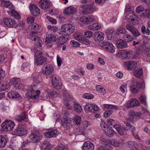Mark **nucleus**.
Here are the masks:
<instances>
[{"label":"nucleus","instance_id":"1a4fd4ad","mask_svg":"<svg viewBox=\"0 0 150 150\" xmlns=\"http://www.w3.org/2000/svg\"><path fill=\"white\" fill-rule=\"evenodd\" d=\"M15 124L14 122L10 120H6L2 123L1 126L4 130L7 131H11L14 128Z\"/></svg>","mask_w":150,"mask_h":150},{"label":"nucleus","instance_id":"9d476101","mask_svg":"<svg viewBox=\"0 0 150 150\" xmlns=\"http://www.w3.org/2000/svg\"><path fill=\"white\" fill-rule=\"evenodd\" d=\"M52 84L53 87L57 89H60L62 84L59 78L57 76L52 75Z\"/></svg>","mask_w":150,"mask_h":150},{"label":"nucleus","instance_id":"a19ab883","mask_svg":"<svg viewBox=\"0 0 150 150\" xmlns=\"http://www.w3.org/2000/svg\"><path fill=\"white\" fill-rule=\"evenodd\" d=\"M26 115L25 113H22L20 115H17L15 116V119L16 120L20 122L24 119L26 117Z\"/></svg>","mask_w":150,"mask_h":150},{"label":"nucleus","instance_id":"603ef678","mask_svg":"<svg viewBox=\"0 0 150 150\" xmlns=\"http://www.w3.org/2000/svg\"><path fill=\"white\" fill-rule=\"evenodd\" d=\"M127 31L125 28L123 27H120L116 31V34H119L120 33H122L123 34H125L126 33Z\"/></svg>","mask_w":150,"mask_h":150},{"label":"nucleus","instance_id":"e2e57ef3","mask_svg":"<svg viewBox=\"0 0 150 150\" xmlns=\"http://www.w3.org/2000/svg\"><path fill=\"white\" fill-rule=\"evenodd\" d=\"M47 28L48 29L52 31L53 32H56L58 29L57 26H51L50 25H48Z\"/></svg>","mask_w":150,"mask_h":150},{"label":"nucleus","instance_id":"49530a36","mask_svg":"<svg viewBox=\"0 0 150 150\" xmlns=\"http://www.w3.org/2000/svg\"><path fill=\"white\" fill-rule=\"evenodd\" d=\"M74 110L76 112L78 113H80L82 110V108L80 104L78 103L74 104Z\"/></svg>","mask_w":150,"mask_h":150},{"label":"nucleus","instance_id":"c03bdc74","mask_svg":"<svg viewBox=\"0 0 150 150\" xmlns=\"http://www.w3.org/2000/svg\"><path fill=\"white\" fill-rule=\"evenodd\" d=\"M104 108L107 109H112L114 110H118V107L116 105H112V104H104L103 105Z\"/></svg>","mask_w":150,"mask_h":150},{"label":"nucleus","instance_id":"ea45409f","mask_svg":"<svg viewBox=\"0 0 150 150\" xmlns=\"http://www.w3.org/2000/svg\"><path fill=\"white\" fill-rule=\"evenodd\" d=\"M113 148L108 144H103V146L98 148V150H112Z\"/></svg>","mask_w":150,"mask_h":150},{"label":"nucleus","instance_id":"338daca9","mask_svg":"<svg viewBox=\"0 0 150 150\" xmlns=\"http://www.w3.org/2000/svg\"><path fill=\"white\" fill-rule=\"evenodd\" d=\"M127 88V85L126 84L122 85L120 87V91L122 93L125 92V89Z\"/></svg>","mask_w":150,"mask_h":150},{"label":"nucleus","instance_id":"79ce46f5","mask_svg":"<svg viewBox=\"0 0 150 150\" xmlns=\"http://www.w3.org/2000/svg\"><path fill=\"white\" fill-rule=\"evenodd\" d=\"M115 133V132L112 130V128H110V127H107L106 130L105 131V133L107 135L110 136H113Z\"/></svg>","mask_w":150,"mask_h":150},{"label":"nucleus","instance_id":"2eb2a0df","mask_svg":"<svg viewBox=\"0 0 150 150\" xmlns=\"http://www.w3.org/2000/svg\"><path fill=\"white\" fill-rule=\"evenodd\" d=\"M13 134L14 135H18V136H23L26 134L27 131L25 128L22 127L21 125H19L14 131Z\"/></svg>","mask_w":150,"mask_h":150},{"label":"nucleus","instance_id":"72a5a7b5","mask_svg":"<svg viewBox=\"0 0 150 150\" xmlns=\"http://www.w3.org/2000/svg\"><path fill=\"white\" fill-rule=\"evenodd\" d=\"M51 149L50 143L48 141H45L42 144L41 150H50Z\"/></svg>","mask_w":150,"mask_h":150},{"label":"nucleus","instance_id":"864d4df0","mask_svg":"<svg viewBox=\"0 0 150 150\" xmlns=\"http://www.w3.org/2000/svg\"><path fill=\"white\" fill-rule=\"evenodd\" d=\"M100 125L102 129L103 130L105 131H105L106 130V128H107L108 127V125L105 121L101 120Z\"/></svg>","mask_w":150,"mask_h":150},{"label":"nucleus","instance_id":"dca6fc26","mask_svg":"<svg viewBox=\"0 0 150 150\" xmlns=\"http://www.w3.org/2000/svg\"><path fill=\"white\" fill-rule=\"evenodd\" d=\"M126 28L128 30L132 33L134 37H137L140 35V33L139 32L137 28L131 24H127L126 25Z\"/></svg>","mask_w":150,"mask_h":150},{"label":"nucleus","instance_id":"7c9ffc66","mask_svg":"<svg viewBox=\"0 0 150 150\" xmlns=\"http://www.w3.org/2000/svg\"><path fill=\"white\" fill-rule=\"evenodd\" d=\"M56 37L54 34L50 33L47 34L45 39V42L47 44H49L55 41Z\"/></svg>","mask_w":150,"mask_h":150},{"label":"nucleus","instance_id":"774afa93","mask_svg":"<svg viewBox=\"0 0 150 150\" xmlns=\"http://www.w3.org/2000/svg\"><path fill=\"white\" fill-rule=\"evenodd\" d=\"M55 150H69L66 146H58L57 147Z\"/></svg>","mask_w":150,"mask_h":150},{"label":"nucleus","instance_id":"9b49d317","mask_svg":"<svg viewBox=\"0 0 150 150\" xmlns=\"http://www.w3.org/2000/svg\"><path fill=\"white\" fill-rule=\"evenodd\" d=\"M54 68L52 64H47L45 65L42 69V72L46 76H49L51 75L54 71Z\"/></svg>","mask_w":150,"mask_h":150},{"label":"nucleus","instance_id":"a878e982","mask_svg":"<svg viewBox=\"0 0 150 150\" xmlns=\"http://www.w3.org/2000/svg\"><path fill=\"white\" fill-rule=\"evenodd\" d=\"M129 115L130 116V120L132 121H134V118H138L142 116V113L137 112L135 113L134 110H131L129 113Z\"/></svg>","mask_w":150,"mask_h":150},{"label":"nucleus","instance_id":"f8f14e48","mask_svg":"<svg viewBox=\"0 0 150 150\" xmlns=\"http://www.w3.org/2000/svg\"><path fill=\"white\" fill-rule=\"evenodd\" d=\"M40 134L38 131H33L29 135L30 139L34 142H38L40 138Z\"/></svg>","mask_w":150,"mask_h":150},{"label":"nucleus","instance_id":"052dcab7","mask_svg":"<svg viewBox=\"0 0 150 150\" xmlns=\"http://www.w3.org/2000/svg\"><path fill=\"white\" fill-rule=\"evenodd\" d=\"M130 89L132 93H134L138 92L139 91V90L138 89H136V86H132L130 88Z\"/></svg>","mask_w":150,"mask_h":150},{"label":"nucleus","instance_id":"4c0bfd02","mask_svg":"<svg viewBox=\"0 0 150 150\" xmlns=\"http://www.w3.org/2000/svg\"><path fill=\"white\" fill-rule=\"evenodd\" d=\"M113 127L116 129L120 134L122 135L124 134V132L122 127L119 124H115L113 125Z\"/></svg>","mask_w":150,"mask_h":150},{"label":"nucleus","instance_id":"c85d7f7f","mask_svg":"<svg viewBox=\"0 0 150 150\" xmlns=\"http://www.w3.org/2000/svg\"><path fill=\"white\" fill-rule=\"evenodd\" d=\"M11 82L14 85V86L18 89L21 88L22 84L21 83L20 79L19 78H13L11 80Z\"/></svg>","mask_w":150,"mask_h":150},{"label":"nucleus","instance_id":"5701e85b","mask_svg":"<svg viewBox=\"0 0 150 150\" xmlns=\"http://www.w3.org/2000/svg\"><path fill=\"white\" fill-rule=\"evenodd\" d=\"M124 66L125 67H127L128 69H134L137 65V63L134 61H130V62H126L124 64Z\"/></svg>","mask_w":150,"mask_h":150},{"label":"nucleus","instance_id":"473e14b6","mask_svg":"<svg viewBox=\"0 0 150 150\" xmlns=\"http://www.w3.org/2000/svg\"><path fill=\"white\" fill-rule=\"evenodd\" d=\"M7 11L9 15L11 16H13L15 18H20L21 16L19 13L15 10L13 9L12 8L11 9L10 11Z\"/></svg>","mask_w":150,"mask_h":150},{"label":"nucleus","instance_id":"f704fd0d","mask_svg":"<svg viewBox=\"0 0 150 150\" xmlns=\"http://www.w3.org/2000/svg\"><path fill=\"white\" fill-rule=\"evenodd\" d=\"M101 27V26L99 23L93 24L92 25H90L88 26V28L89 29L91 30H98L100 29Z\"/></svg>","mask_w":150,"mask_h":150},{"label":"nucleus","instance_id":"c9c22d12","mask_svg":"<svg viewBox=\"0 0 150 150\" xmlns=\"http://www.w3.org/2000/svg\"><path fill=\"white\" fill-rule=\"evenodd\" d=\"M133 74L134 76L136 77L140 78L142 77L143 75L142 69L141 68H139L133 71Z\"/></svg>","mask_w":150,"mask_h":150},{"label":"nucleus","instance_id":"bf43d9fd","mask_svg":"<svg viewBox=\"0 0 150 150\" xmlns=\"http://www.w3.org/2000/svg\"><path fill=\"white\" fill-rule=\"evenodd\" d=\"M96 90L98 92L103 93V92L105 91L104 88H103L102 86H99V85L96 86Z\"/></svg>","mask_w":150,"mask_h":150},{"label":"nucleus","instance_id":"c756f323","mask_svg":"<svg viewBox=\"0 0 150 150\" xmlns=\"http://www.w3.org/2000/svg\"><path fill=\"white\" fill-rule=\"evenodd\" d=\"M39 6L42 9L48 8L50 6L47 0H40L39 1Z\"/></svg>","mask_w":150,"mask_h":150},{"label":"nucleus","instance_id":"412c9836","mask_svg":"<svg viewBox=\"0 0 150 150\" xmlns=\"http://www.w3.org/2000/svg\"><path fill=\"white\" fill-rule=\"evenodd\" d=\"M62 124L65 129H69L72 127V121L70 119L63 120L62 121Z\"/></svg>","mask_w":150,"mask_h":150},{"label":"nucleus","instance_id":"f03ea898","mask_svg":"<svg viewBox=\"0 0 150 150\" xmlns=\"http://www.w3.org/2000/svg\"><path fill=\"white\" fill-rule=\"evenodd\" d=\"M62 93L64 95V103L66 108L68 110H72V108L70 103L73 99L72 96L68 93L66 89L63 90Z\"/></svg>","mask_w":150,"mask_h":150},{"label":"nucleus","instance_id":"69168bd1","mask_svg":"<svg viewBox=\"0 0 150 150\" xmlns=\"http://www.w3.org/2000/svg\"><path fill=\"white\" fill-rule=\"evenodd\" d=\"M81 43L85 44L86 45H89L90 44V41L88 39L82 37L81 40Z\"/></svg>","mask_w":150,"mask_h":150},{"label":"nucleus","instance_id":"39448f33","mask_svg":"<svg viewBox=\"0 0 150 150\" xmlns=\"http://www.w3.org/2000/svg\"><path fill=\"white\" fill-rule=\"evenodd\" d=\"M42 53L40 51H36L35 54L34 59L35 64L37 65H40L46 62L47 59L42 56Z\"/></svg>","mask_w":150,"mask_h":150},{"label":"nucleus","instance_id":"20e7f679","mask_svg":"<svg viewBox=\"0 0 150 150\" xmlns=\"http://www.w3.org/2000/svg\"><path fill=\"white\" fill-rule=\"evenodd\" d=\"M37 32L36 31H31V33L29 35L30 38L32 40H33L35 42V45L36 46L37 48H41L44 40L43 39H40L39 37L35 35V34H37Z\"/></svg>","mask_w":150,"mask_h":150},{"label":"nucleus","instance_id":"6ab92c4d","mask_svg":"<svg viewBox=\"0 0 150 150\" xmlns=\"http://www.w3.org/2000/svg\"><path fill=\"white\" fill-rule=\"evenodd\" d=\"M79 20L81 22L85 24H90L91 23L95 21V18L92 15L88 16H82L80 18Z\"/></svg>","mask_w":150,"mask_h":150},{"label":"nucleus","instance_id":"4d7b16f0","mask_svg":"<svg viewBox=\"0 0 150 150\" xmlns=\"http://www.w3.org/2000/svg\"><path fill=\"white\" fill-rule=\"evenodd\" d=\"M5 7L6 8H8L11 10L13 8V5L11 2L9 1H5Z\"/></svg>","mask_w":150,"mask_h":150},{"label":"nucleus","instance_id":"aec40b11","mask_svg":"<svg viewBox=\"0 0 150 150\" xmlns=\"http://www.w3.org/2000/svg\"><path fill=\"white\" fill-rule=\"evenodd\" d=\"M29 8L33 15L34 16H38L39 15L40 13V10L36 4H32L30 6Z\"/></svg>","mask_w":150,"mask_h":150},{"label":"nucleus","instance_id":"5fc2aeb1","mask_svg":"<svg viewBox=\"0 0 150 150\" xmlns=\"http://www.w3.org/2000/svg\"><path fill=\"white\" fill-rule=\"evenodd\" d=\"M110 143L114 146L116 147L120 146V142L116 140H111Z\"/></svg>","mask_w":150,"mask_h":150},{"label":"nucleus","instance_id":"4be33fe9","mask_svg":"<svg viewBox=\"0 0 150 150\" xmlns=\"http://www.w3.org/2000/svg\"><path fill=\"white\" fill-rule=\"evenodd\" d=\"M82 148V150H93L94 146L93 143L90 141H86L83 144Z\"/></svg>","mask_w":150,"mask_h":150},{"label":"nucleus","instance_id":"7ed1b4c3","mask_svg":"<svg viewBox=\"0 0 150 150\" xmlns=\"http://www.w3.org/2000/svg\"><path fill=\"white\" fill-rule=\"evenodd\" d=\"M75 29V27L73 25L70 24H65L61 26V30L58 31V33L62 34H70L73 33Z\"/></svg>","mask_w":150,"mask_h":150},{"label":"nucleus","instance_id":"cd10ccee","mask_svg":"<svg viewBox=\"0 0 150 150\" xmlns=\"http://www.w3.org/2000/svg\"><path fill=\"white\" fill-rule=\"evenodd\" d=\"M76 9L73 6L67 7L65 8L64 13L67 15H71L76 13Z\"/></svg>","mask_w":150,"mask_h":150},{"label":"nucleus","instance_id":"6e6552de","mask_svg":"<svg viewBox=\"0 0 150 150\" xmlns=\"http://www.w3.org/2000/svg\"><path fill=\"white\" fill-rule=\"evenodd\" d=\"M136 11L137 12H140L142 11L143 16L147 17L150 18V9L145 8L142 5H139L137 6L136 9Z\"/></svg>","mask_w":150,"mask_h":150},{"label":"nucleus","instance_id":"0e129e2a","mask_svg":"<svg viewBox=\"0 0 150 150\" xmlns=\"http://www.w3.org/2000/svg\"><path fill=\"white\" fill-rule=\"evenodd\" d=\"M113 111L111 110H107L105 111L104 113V116L105 117H108L110 116L112 114Z\"/></svg>","mask_w":150,"mask_h":150},{"label":"nucleus","instance_id":"f257e3e1","mask_svg":"<svg viewBox=\"0 0 150 150\" xmlns=\"http://www.w3.org/2000/svg\"><path fill=\"white\" fill-rule=\"evenodd\" d=\"M34 81L33 84L29 86L26 94L28 98H37L40 94L39 90H36L40 84L38 76H35L33 77Z\"/></svg>","mask_w":150,"mask_h":150},{"label":"nucleus","instance_id":"423d86ee","mask_svg":"<svg viewBox=\"0 0 150 150\" xmlns=\"http://www.w3.org/2000/svg\"><path fill=\"white\" fill-rule=\"evenodd\" d=\"M94 2L93 1H91L90 3H88L85 5L81 6V7L83 9L82 13L84 14H87L88 13H91L96 10V7L93 6Z\"/></svg>","mask_w":150,"mask_h":150},{"label":"nucleus","instance_id":"58836bf2","mask_svg":"<svg viewBox=\"0 0 150 150\" xmlns=\"http://www.w3.org/2000/svg\"><path fill=\"white\" fill-rule=\"evenodd\" d=\"M114 29H111L110 30H106L105 33L108 34V38L109 40L113 39L115 33Z\"/></svg>","mask_w":150,"mask_h":150},{"label":"nucleus","instance_id":"393cba45","mask_svg":"<svg viewBox=\"0 0 150 150\" xmlns=\"http://www.w3.org/2000/svg\"><path fill=\"white\" fill-rule=\"evenodd\" d=\"M8 142L7 135H0V148H4Z\"/></svg>","mask_w":150,"mask_h":150},{"label":"nucleus","instance_id":"8fccbe9b","mask_svg":"<svg viewBox=\"0 0 150 150\" xmlns=\"http://www.w3.org/2000/svg\"><path fill=\"white\" fill-rule=\"evenodd\" d=\"M9 85L8 83H2L1 84L0 82V91L6 90V89H7V88L9 87Z\"/></svg>","mask_w":150,"mask_h":150},{"label":"nucleus","instance_id":"bb28decb","mask_svg":"<svg viewBox=\"0 0 150 150\" xmlns=\"http://www.w3.org/2000/svg\"><path fill=\"white\" fill-rule=\"evenodd\" d=\"M104 34L101 32H97L94 34L93 38L95 41H102L103 40Z\"/></svg>","mask_w":150,"mask_h":150},{"label":"nucleus","instance_id":"e433bc0d","mask_svg":"<svg viewBox=\"0 0 150 150\" xmlns=\"http://www.w3.org/2000/svg\"><path fill=\"white\" fill-rule=\"evenodd\" d=\"M81 118L78 115H76L73 118V122L76 125H78L81 124Z\"/></svg>","mask_w":150,"mask_h":150},{"label":"nucleus","instance_id":"f3484780","mask_svg":"<svg viewBox=\"0 0 150 150\" xmlns=\"http://www.w3.org/2000/svg\"><path fill=\"white\" fill-rule=\"evenodd\" d=\"M140 103L138 100L136 99H132L126 103L125 105L127 108H133L135 106L139 105Z\"/></svg>","mask_w":150,"mask_h":150},{"label":"nucleus","instance_id":"2f4dec72","mask_svg":"<svg viewBox=\"0 0 150 150\" xmlns=\"http://www.w3.org/2000/svg\"><path fill=\"white\" fill-rule=\"evenodd\" d=\"M8 95L10 98L21 99V97L18 92L16 91H11L8 93Z\"/></svg>","mask_w":150,"mask_h":150},{"label":"nucleus","instance_id":"3c124183","mask_svg":"<svg viewBox=\"0 0 150 150\" xmlns=\"http://www.w3.org/2000/svg\"><path fill=\"white\" fill-rule=\"evenodd\" d=\"M123 38L127 41V42H130L132 41L134 38L130 35H128V34H125L123 36Z\"/></svg>","mask_w":150,"mask_h":150},{"label":"nucleus","instance_id":"0eeeda50","mask_svg":"<svg viewBox=\"0 0 150 150\" xmlns=\"http://www.w3.org/2000/svg\"><path fill=\"white\" fill-rule=\"evenodd\" d=\"M100 46L107 51L111 53H114L115 51V48L112 43L109 41H103L100 45Z\"/></svg>","mask_w":150,"mask_h":150},{"label":"nucleus","instance_id":"de8ad7c7","mask_svg":"<svg viewBox=\"0 0 150 150\" xmlns=\"http://www.w3.org/2000/svg\"><path fill=\"white\" fill-rule=\"evenodd\" d=\"M75 133L77 135L84 134V129L82 127H79L76 129Z\"/></svg>","mask_w":150,"mask_h":150},{"label":"nucleus","instance_id":"ddd939ff","mask_svg":"<svg viewBox=\"0 0 150 150\" xmlns=\"http://www.w3.org/2000/svg\"><path fill=\"white\" fill-rule=\"evenodd\" d=\"M85 110L87 112H94L95 111H98L99 108L96 104L93 103H87L85 106Z\"/></svg>","mask_w":150,"mask_h":150},{"label":"nucleus","instance_id":"37998d69","mask_svg":"<svg viewBox=\"0 0 150 150\" xmlns=\"http://www.w3.org/2000/svg\"><path fill=\"white\" fill-rule=\"evenodd\" d=\"M127 51L124 50H121L119 51L118 52V53L117 54V55L119 56L120 58H121L122 59H124L127 58Z\"/></svg>","mask_w":150,"mask_h":150},{"label":"nucleus","instance_id":"4468645a","mask_svg":"<svg viewBox=\"0 0 150 150\" xmlns=\"http://www.w3.org/2000/svg\"><path fill=\"white\" fill-rule=\"evenodd\" d=\"M3 22L8 27H16L17 25L14 20L9 18H4L3 19Z\"/></svg>","mask_w":150,"mask_h":150},{"label":"nucleus","instance_id":"b1692460","mask_svg":"<svg viewBox=\"0 0 150 150\" xmlns=\"http://www.w3.org/2000/svg\"><path fill=\"white\" fill-rule=\"evenodd\" d=\"M117 46L119 48H124L127 47V42L122 39H117L116 41Z\"/></svg>","mask_w":150,"mask_h":150},{"label":"nucleus","instance_id":"a18cd8bd","mask_svg":"<svg viewBox=\"0 0 150 150\" xmlns=\"http://www.w3.org/2000/svg\"><path fill=\"white\" fill-rule=\"evenodd\" d=\"M74 37L75 39L81 42L83 36L81 33H75L74 34Z\"/></svg>","mask_w":150,"mask_h":150},{"label":"nucleus","instance_id":"a211bd4d","mask_svg":"<svg viewBox=\"0 0 150 150\" xmlns=\"http://www.w3.org/2000/svg\"><path fill=\"white\" fill-rule=\"evenodd\" d=\"M58 133V132L57 129H48L44 132V134L45 136L47 138H51L52 137H56Z\"/></svg>","mask_w":150,"mask_h":150},{"label":"nucleus","instance_id":"13d9d810","mask_svg":"<svg viewBox=\"0 0 150 150\" xmlns=\"http://www.w3.org/2000/svg\"><path fill=\"white\" fill-rule=\"evenodd\" d=\"M146 97L145 95H142L141 96L139 100L140 102L142 103H143L145 105L146 104Z\"/></svg>","mask_w":150,"mask_h":150},{"label":"nucleus","instance_id":"6e6d98bb","mask_svg":"<svg viewBox=\"0 0 150 150\" xmlns=\"http://www.w3.org/2000/svg\"><path fill=\"white\" fill-rule=\"evenodd\" d=\"M83 97L87 99H92L94 98V96L92 94H90V93H85L83 94Z\"/></svg>","mask_w":150,"mask_h":150},{"label":"nucleus","instance_id":"680f3d73","mask_svg":"<svg viewBox=\"0 0 150 150\" xmlns=\"http://www.w3.org/2000/svg\"><path fill=\"white\" fill-rule=\"evenodd\" d=\"M84 33L85 36L87 38H90L92 36L93 34L92 32L90 30H87L84 32Z\"/></svg>","mask_w":150,"mask_h":150},{"label":"nucleus","instance_id":"09e8293b","mask_svg":"<svg viewBox=\"0 0 150 150\" xmlns=\"http://www.w3.org/2000/svg\"><path fill=\"white\" fill-rule=\"evenodd\" d=\"M70 44L72 47H77L80 46V44L78 42L75 40H72L70 42Z\"/></svg>","mask_w":150,"mask_h":150}]
</instances>
